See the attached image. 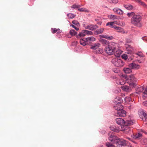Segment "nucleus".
<instances>
[{"instance_id": "f257e3e1", "label": "nucleus", "mask_w": 147, "mask_h": 147, "mask_svg": "<svg viewBox=\"0 0 147 147\" xmlns=\"http://www.w3.org/2000/svg\"><path fill=\"white\" fill-rule=\"evenodd\" d=\"M105 52L109 55L114 54L115 56L119 57L121 54V51L119 49L117 44L114 42H111L105 48Z\"/></svg>"}, {"instance_id": "f03ea898", "label": "nucleus", "mask_w": 147, "mask_h": 147, "mask_svg": "<svg viewBox=\"0 0 147 147\" xmlns=\"http://www.w3.org/2000/svg\"><path fill=\"white\" fill-rule=\"evenodd\" d=\"M122 76L126 80L127 82L129 84L130 87L133 88L136 86L137 80L134 75L127 76L122 74Z\"/></svg>"}, {"instance_id": "7ed1b4c3", "label": "nucleus", "mask_w": 147, "mask_h": 147, "mask_svg": "<svg viewBox=\"0 0 147 147\" xmlns=\"http://www.w3.org/2000/svg\"><path fill=\"white\" fill-rule=\"evenodd\" d=\"M142 18V16L141 14L138 13L135 14L131 18V23L134 24L135 26L141 27L142 26L141 21Z\"/></svg>"}, {"instance_id": "20e7f679", "label": "nucleus", "mask_w": 147, "mask_h": 147, "mask_svg": "<svg viewBox=\"0 0 147 147\" xmlns=\"http://www.w3.org/2000/svg\"><path fill=\"white\" fill-rule=\"evenodd\" d=\"M111 62L117 67H122L124 64V63L123 62L122 60L118 58H113Z\"/></svg>"}, {"instance_id": "39448f33", "label": "nucleus", "mask_w": 147, "mask_h": 147, "mask_svg": "<svg viewBox=\"0 0 147 147\" xmlns=\"http://www.w3.org/2000/svg\"><path fill=\"white\" fill-rule=\"evenodd\" d=\"M121 129L123 132L127 134L131 135L133 133L132 128L129 126L123 125Z\"/></svg>"}, {"instance_id": "423d86ee", "label": "nucleus", "mask_w": 147, "mask_h": 147, "mask_svg": "<svg viewBox=\"0 0 147 147\" xmlns=\"http://www.w3.org/2000/svg\"><path fill=\"white\" fill-rule=\"evenodd\" d=\"M115 115L120 117H125L126 115V112L122 109L115 111Z\"/></svg>"}, {"instance_id": "0eeeda50", "label": "nucleus", "mask_w": 147, "mask_h": 147, "mask_svg": "<svg viewBox=\"0 0 147 147\" xmlns=\"http://www.w3.org/2000/svg\"><path fill=\"white\" fill-rule=\"evenodd\" d=\"M119 138L114 135H111L109 138V140L113 144H117L119 140Z\"/></svg>"}, {"instance_id": "6e6552de", "label": "nucleus", "mask_w": 147, "mask_h": 147, "mask_svg": "<svg viewBox=\"0 0 147 147\" xmlns=\"http://www.w3.org/2000/svg\"><path fill=\"white\" fill-rule=\"evenodd\" d=\"M140 117L144 121H147V114L144 111H142L140 114Z\"/></svg>"}, {"instance_id": "1a4fd4ad", "label": "nucleus", "mask_w": 147, "mask_h": 147, "mask_svg": "<svg viewBox=\"0 0 147 147\" xmlns=\"http://www.w3.org/2000/svg\"><path fill=\"white\" fill-rule=\"evenodd\" d=\"M98 28V27L97 25L94 24H89L85 27V29L92 31L95 30Z\"/></svg>"}, {"instance_id": "9d476101", "label": "nucleus", "mask_w": 147, "mask_h": 147, "mask_svg": "<svg viewBox=\"0 0 147 147\" xmlns=\"http://www.w3.org/2000/svg\"><path fill=\"white\" fill-rule=\"evenodd\" d=\"M131 136L134 139L139 140L142 137V136L141 134L138 133L135 134L133 133L131 135Z\"/></svg>"}, {"instance_id": "9b49d317", "label": "nucleus", "mask_w": 147, "mask_h": 147, "mask_svg": "<svg viewBox=\"0 0 147 147\" xmlns=\"http://www.w3.org/2000/svg\"><path fill=\"white\" fill-rule=\"evenodd\" d=\"M115 121L116 123L119 125L123 126L125 124V121L121 118H117L115 119Z\"/></svg>"}, {"instance_id": "f8f14e48", "label": "nucleus", "mask_w": 147, "mask_h": 147, "mask_svg": "<svg viewBox=\"0 0 147 147\" xmlns=\"http://www.w3.org/2000/svg\"><path fill=\"white\" fill-rule=\"evenodd\" d=\"M119 141H118V142L117 143V145H121V146H125L127 144V141L124 140L122 139H119Z\"/></svg>"}, {"instance_id": "ddd939ff", "label": "nucleus", "mask_w": 147, "mask_h": 147, "mask_svg": "<svg viewBox=\"0 0 147 147\" xmlns=\"http://www.w3.org/2000/svg\"><path fill=\"white\" fill-rule=\"evenodd\" d=\"M87 40V45H89L92 42L95 41L96 40L95 38L91 36L86 38Z\"/></svg>"}, {"instance_id": "4468645a", "label": "nucleus", "mask_w": 147, "mask_h": 147, "mask_svg": "<svg viewBox=\"0 0 147 147\" xmlns=\"http://www.w3.org/2000/svg\"><path fill=\"white\" fill-rule=\"evenodd\" d=\"M110 128L111 130L115 132H119L120 130L119 127L115 125L111 126L110 127Z\"/></svg>"}, {"instance_id": "2eb2a0df", "label": "nucleus", "mask_w": 147, "mask_h": 147, "mask_svg": "<svg viewBox=\"0 0 147 147\" xmlns=\"http://www.w3.org/2000/svg\"><path fill=\"white\" fill-rule=\"evenodd\" d=\"M113 10L115 13L117 14L122 15L123 14V11L118 8H115L113 9Z\"/></svg>"}, {"instance_id": "dca6fc26", "label": "nucleus", "mask_w": 147, "mask_h": 147, "mask_svg": "<svg viewBox=\"0 0 147 147\" xmlns=\"http://www.w3.org/2000/svg\"><path fill=\"white\" fill-rule=\"evenodd\" d=\"M51 32L53 34L55 33L59 34L61 33L62 32L59 28H51Z\"/></svg>"}, {"instance_id": "f3484780", "label": "nucleus", "mask_w": 147, "mask_h": 147, "mask_svg": "<svg viewBox=\"0 0 147 147\" xmlns=\"http://www.w3.org/2000/svg\"><path fill=\"white\" fill-rule=\"evenodd\" d=\"M135 121L134 120H127L125 121L124 125H126L128 126L131 125L135 123Z\"/></svg>"}, {"instance_id": "a211bd4d", "label": "nucleus", "mask_w": 147, "mask_h": 147, "mask_svg": "<svg viewBox=\"0 0 147 147\" xmlns=\"http://www.w3.org/2000/svg\"><path fill=\"white\" fill-rule=\"evenodd\" d=\"M144 87L143 86L138 87L136 90V92L137 94H139L141 93H142L144 91Z\"/></svg>"}, {"instance_id": "6ab92c4d", "label": "nucleus", "mask_w": 147, "mask_h": 147, "mask_svg": "<svg viewBox=\"0 0 147 147\" xmlns=\"http://www.w3.org/2000/svg\"><path fill=\"white\" fill-rule=\"evenodd\" d=\"M100 46V44L99 43H95L94 44L92 45L90 48L93 50H97L99 48Z\"/></svg>"}, {"instance_id": "aec40b11", "label": "nucleus", "mask_w": 147, "mask_h": 147, "mask_svg": "<svg viewBox=\"0 0 147 147\" xmlns=\"http://www.w3.org/2000/svg\"><path fill=\"white\" fill-rule=\"evenodd\" d=\"M129 66L132 69H138L139 68V65L135 63H132L129 64Z\"/></svg>"}, {"instance_id": "412c9836", "label": "nucleus", "mask_w": 147, "mask_h": 147, "mask_svg": "<svg viewBox=\"0 0 147 147\" xmlns=\"http://www.w3.org/2000/svg\"><path fill=\"white\" fill-rule=\"evenodd\" d=\"M115 105H116L114 106V108L116 110V111H118V110H120L123 108V106L122 105H121L117 104L116 103H115Z\"/></svg>"}, {"instance_id": "4be33fe9", "label": "nucleus", "mask_w": 147, "mask_h": 147, "mask_svg": "<svg viewBox=\"0 0 147 147\" xmlns=\"http://www.w3.org/2000/svg\"><path fill=\"white\" fill-rule=\"evenodd\" d=\"M123 6L126 9L129 10H131L134 8L133 6L131 5L124 4Z\"/></svg>"}, {"instance_id": "5701e85b", "label": "nucleus", "mask_w": 147, "mask_h": 147, "mask_svg": "<svg viewBox=\"0 0 147 147\" xmlns=\"http://www.w3.org/2000/svg\"><path fill=\"white\" fill-rule=\"evenodd\" d=\"M85 36L84 30H82V32H79L78 35H76V37L78 38H80L81 37Z\"/></svg>"}, {"instance_id": "b1692460", "label": "nucleus", "mask_w": 147, "mask_h": 147, "mask_svg": "<svg viewBox=\"0 0 147 147\" xmlns=\"http://www.w3.org/2000/svg\"><path fill=\"white\" fill-rule=\"evenodd\" d=\"M80 43L81 45L84 46L87 45V40L86 38H81L80 39Z\"/></svg>"}, {"instance_id": "393cba45", "label": "nucleus", "mask_w": 147, "mask_h": 147, "mask_svg": "<svg viewBox=\"0 0 147 147\" xmlns=\"http://www.w3.org/2000/svg\"><path fill=\"white\" fill-rule=\"evenodd\" d=\"M104 30L103 28H101L98 29L94 31V34H95L97 35L102 34Z\"/></svg>"}, {"instance_id": "a878e982", "label": "nucleus", "mask_w": 147, "mask_h": 147, "mask_svg": "<svg viewBox=\"0 0 147 147\" xmlns=\"http://www.w3.org/2000/svg\"><path fill=\"white\" fill-rule=\"evenodd\" d=\"M136 2L144 7L147 8V5L143 1L141 0H136Z\"/></svg>"}, {"instance_id": "bb28decb", "label": "nucleus", "mask_w": 147, "mask_h": 147, "mask_svg": "<svg viewBox=\"0 0 147 147\" xmlns=\"http://www.w3.org/2000/svg\"><path fill=\"white\" fill-rule=\"evenodd\" d=\"M142 97L144 99L147 98V87L145 88L144 91L142 92Z\"/></svg>"}, {"instance_id": "cd10ccee", "label": "nucleus", "mask_w": 147, "mask_h": 147, "mask_svg": "<svg viewBox=\"0 0 147 147\" xmlns=\"http://www.w3.org/2000/svg\"><path fill=\"white\" fill-rule=\"evenodd\" d=\"M126 47L127 51H129L132 52L134 50V48L131 45L125 44Z\"/></svg>"}, {"instance_id": "c85d7f7f", "label": "nucleus", "mask_w": 147, "mask_h": 147, "mask_svg": "<svg viewBox=\"0 0 147 147\" xmlns=\"http://www.w3.org/2000/svg\"><path fill=\"white\" fill-rule=\"evenodd\" d=\"M115 103L117 104L121 105V103L123 102V100L121 97H118L116 98Z\"/></svg>"}, {"instance_id": "c756f323", "label": "nucleus", "mask_w": 147, "mask_h": 147, "mask_svg": "<svg viewBox=\"0 0 147 147\" xmlns=\"http://www.w3.org/2000/svg\"><path fill=\"white\" fill-rule=\"evenodd\" d=\"M95 20L97 22V24L100 25H101L102 23V20L100 17H98L95 19Z\"/></svg>"}, {"instance_id": "7c9ffc66", "label": "nucleus", "mask_w": 147, "mask_h": 147, "mask_svg": "<svg viewBox=\"0 0 147 147\" xmlns=\"http://www.w3.org/2000/svg\"><path fill=\"white\" fill-rule=\"evenodd\" d=\"M124 72L126 74H129L132 72L131 69L129 68H124L123 69Z\"/></svg>"}, {"instance_id": "2f4dec72", "label": "nucleus", "mask_w": 147, "mask_h": 147, "mask_svg": "<svg viewBox=\"0 0 147 147\" xmlns=\"http://www.w3.org/2000/svg\"><path fill=\"white\" fill-rule=\"evenodd\" d=\"M121 88L124 91H126L127 92H129L130 90L129 86L126 85L122 86L121 87Z\"/></svg>"}, {"instance_id": "473e14b6", "label": "nucleus", "mask_w": 147, "mask_h": 147, "mask_svg": "<svg viewBox=\"0 0 147 147\" xmlns=\"http://www.w3.org/2000/svg\"><path fill=\"white\" fill-rule=\"evenodd\" d=\"M114 29L116 30L118 32H122L123 31V29L120 27L117 26H116L114 27Z\"/></svg>"}, {"instance_id": "72a5a7b5", "label": "nucleus", "mask_w": 147, "mask_h": 147, "mask_svg": "<svg viewBox=\"0 0 147 147\" xmlns=\"http://www.w3.org/2000/svg\"><path fill=\"white\" fill-rule=\"evenodd\" d=\"M69 34L72 36H74L77 34V32L74 30H70Z\"/></svg>"}, {"instance_id": "f704fd0d", "label": "nucleus", "mask_w": 147, "mask_h": 147, "mask_svg": "<svg viewBox=\"0 0 147 147\" xmlns=\"http://www.w3.org/2000/svg\"><path fill=\"white\" fill-rule=\"evenodd\" d=\"M114 22H108L106 24L107 26H109L111 28H114V27H115L116 25H113V24H114Z\"/></svg>"}, {"instance_id": "c9c22d12", "label": "nucleus", "mask_w": 147, "mask_h": 147, "mask_svg": "<svg viewBox=\"0 0 147 147\" xmlns=\"http://www.w3.org/2000/svg\"><path fill=\"white\" fill-rule=\"evenodd\" d=\"M84 33L85 34V36L86 35H92L93 34V32L90 31H89L87 30H84Z\"/></svg>"}, {"instance_id": "e433bc0d", "label": "nucleus", "mask_w": 147, "mask_h": 147, "mask_svg": "<svg viewBox=\"0 0 147 147\" xmlns=\"http://www.w3.org/2000/svg\"><path fill=\"white\" fill-rule=\"evenodd\" d=\"M100 41L104 45H108L110 43H109V41L104 39H101Z\"/></svg>"}, {"instance_id": "4c0bfd02", "label": "nucleus", "mask_w": 147, "mask_h": 147, "mask_svg": "<svg viewBox=\"0 0 147 147\" xmlns=\"http://www.w3.org/2000/svg\"><path fill=\"white\" fill-rule=\"evenodd\" d=\"M125 100L126 103L129 104L131 100V99L129 97H126L125 98Z\"/></svg>"}, {"instance_id": "58836bf2", "label": "nucleus", "mask_w": 147, "mask_h": 147, "mask_svg": "<svg viewBox=\"0 0 147 147\" xmlns=\"http://www.w3.org/2000/svg\"><path fill=\"white\" fill-rule=\"evenodd\" d=\"M108 1L111 4H115L118 2V0H108Z\"/></svg>"}, {"instance_id": "ea45409f", "label": "nucleus", "mask_w": 147, "mask_h": 147, "mask_svg": "<svg viewBox=\"0 0 147 147\" xmlns=\"http://www.w3.org/2000/svg\"><path fill=\"white\" fill-rule=\"evenodd\" d=\"M96 50V53L97 54H102L103 52V49L101 48H98Z\"/></svg>"}, {"instance_id": "a19ab883", "label": "nucleus", "mask_w": 147, "mask_h": 147, "mask_svg": "<svg viewBox=\"0 0 147 147\" xmlns=\"http://www.w3.org/2000/svg\"><path fill=\"white\" fill-rule=\"evenodd\" d=\"M67 16L69 18L72 19L75 18L76 16V15L73 14L71 13H69L67 14Z\"/></svg>"}, {"instance_id": "79ce46f5", "label": "nucleus", "mask_w": 147, "mask_h": 147, "mask_svg": "<svg viewBox=\"0 0 147 147\" xmlns=\"http://www.w3.org/2000/svg\"><path fill=\"white\" fill-rule=\"evenodd\" d=\"M72 23L74 25L77 26H80V24L78 21L76 20H74L72 22Z\"/></svg>"}, {"instance_id": "37998d69", "label": "nucleus", "mask_w": 147, "mask_h": 147, "mask_svg": "<svg viewBox=\"0 0 147 147\" xmlns=\"http://www.w3.org/2000/svg\"><path fill=\"white\" fill-rule=\"evenodd\" d=\"M106 146L107 147H115V146L109 142H107L105 144Z\"/></svg>"}, {"instance_id": "c03bdc74", "label": "nucleus", "mask_w": 147, "mask_h": 147, "mask_svg": "<svg viewBox=\"0 0 147 147\" xmlns=\"http://www.w3.org/2000/svg\"><path fill=\"white\" fill-rule=\"evenodd\" d=\"M135 14V13L134 12H132L131 13H128L127 14V15L129 17H130L131 16H134Z\"/></svg>"}, {"instance_id": "a18cd8bd", "label": "nucleus", "mask_w": 147, "mask_h": 147, "mask_svg": "<svg viewBox=\"0 0 147 147\" xmlns=\"http://www.w3.org/2000/svg\"><path fill=\"white\" fill-rule=\"evenodd\" d=\"M80 7V5H77L75 4H74L71 7V8L73 9H75L76 8H78Z\"/></svg>"}, {"instance_id": "49530a36", "label": "nucleus", "mask_w": 147, "mask_h": 147, "mask_svg": "<svg viewBox=\"0 0 147 147\" xmlns=\"http://www.w3.org/2000/svg\"><path fill=\"white\" fill-rule=\"evenodd\" d=\"M112 71L116 73H118L120 72V70L116 68H114L112 69Z\"/></svg>"}, {"instance_id": "de8ad7c7", "label": "nucleus", "mask_w": 147, "mask_h": 147, "mask_svg": "<svg viewBox=\"0 0 147 147\" xmlns=\"http://www.w3.org/2000/svg\"><path fill=\"white\" fill-rule=\"evenodd\" d=\"M113 38V37L112 36H109L108 35H106V38L109 40H111Z\"/></svg>"}, {"instance_id": "09e8293b", "label": "nucleus", "mask_w": 147, "mask_h": 147, "mask_svg": "<svg viewBox=\"0 0 147 147\" xmlns=\"http://www.w3.org/2000/svg\"><path fill=\"white\" fill-rule=\"evenodd\" d=\"M122 57L123 59L125 60H126L128 58L127 55L125 54H123L122 55Z\"/></svg>"}, {"instance_id": "8fccbe9b", "label": "nucleus", "mask_w": 147, "mask_h": 147, "mask_svg": "<svg viewBox=\"0 0 147 147\" xmlns=\"http://www.w3.org/2000/svg\"><path fill=\"white\" fill-rule=\"evenodd\" d=\"M70 26H72L73 28H74L77 31L78 30H79V28L76 27L73 24H71Z\"/></svg>"}, {"instance_id": "3c124183", "label": "nucleus", "mask_w": 147, "mask_h": 147, "mask_svg": "<svg viewBox=\"0 0 147 147\" xmlns=\"http://www.w3.org/2000/svg\"><path fill=\"white\" fill-rule=\"evenodd\" d=\"M110 18L111 19H115L116 18L115 15H111L110 16Z\"/></svg>"}, {"instance_id": "603ef678", "label": "nucleus", "mask_w": 147, "mask_h": 147, "mask_svg": "<svg viewBox=\"0 0 147 147\" xmlns=\"http://www.w3.org/2000/svg\"><path fill=\"white\" fill-rule=\"evenodd\" d=\"M125 42L126 43H129L131 42V40L129 38L126 39Z\"/></svg>"}, {"instance_id": "864d4df0", "label": "nucleus", "mask_w": 147, "mask_h": 147, "mask_svg": "<svg viewBox=\"0 0 147 147\" xmlns=\"http://www.w3.org/2000/svg\"><path fill=\"white\" fill-rule=\"evenodd\" d=\"M137 54L139 56L142 57L143 55V54L141 52H138Z\"/></svg>"}, {"instance_id": "5fc2aeb1", "label": "nucleus", "mask_w": 147, "mask_h": 147, "mask_svg": "<svg viewBox=\"0 0 147 147\" xmlns=\"http://www.w3.org/2000/svg\"><path fill=\"white\" fill-rule=\"evenodd\" d=\"M106 35L101 34L100 35V37L101 38H106Z\"/></svg>"}, {"instance_id": "6e6d98bb", "label": "nucleus", "mask_w": 147, "mask_h": 147, "mask_svg": "<svg viewBox=\"0 0 147 147\" xmlns=\"http://www.w3.org/2000/svg\"><path fill=\"white\" fill-rule=\"evenodd\" d=\"M143 104L144 105L147 107V100L143 102Z\"/></svg>"}, {"instance_id": "4d7b16f0", "label": "nucleus", "mask_w": 147, "mask_h": 147, "mask_svg": "<svg viewBox=\"0 0 147 147\" xmlns=\"http://www.w3.org/2000/svg\"><path fill=\"white\" fill-rule=\"evenodd\" d=\"M78 10L80 11H84V9L83 8H79L78 9Z\"/></svg>"}, {"instance_id": "13d9d810", "label": "nucleus", "mask_w": 147, "mask_h": 147, "mask_svg": "<svg viewBox=\"0 0 147 147\" xmlns=\"http://www.w3.org/2000/svg\"><path fill=\"white\" fill-rule=\"evenodd\" d=\"M56 36L59 38H61L62 37L61 35L59 34L56 35Z\"/></svg>"}, {"instance_id": "bf43d9fd", "label": "nucleus", "mask_w": 147, "mask_h": 147, "mask_svg": "<svg viewBox=\"0 0 147 147\" xmlns=\"http://www.w3.org/2000/svg\"><path fill=\"white\" fill-rule=\"evenodd\" d=\"M142 39L147 41V37L144 36L142 37Z\"/></svg>"}, {"instance_id": "052dcab7", "label": "nucleus", "mask_w": 147, "mask_h": 147, "mask_svg": "<svg viewBox=\"0 0 147 147\" xmlns=\"http://www.w3.org/2000/svg\"><path fill=\"white\" fill-rule=\"evenodd\" d=\"M127 139L128 140H131V139L130 138H129V137H127Z\"/></svg>"}, {"instance_id": "680f3d73", "label": "nucleus", "mask_w": 147, "mask_h": 147, "mask_svg": "<svg viewBox=\"0 0 147 147\" xmlns=\"http://www.w3.org/2000/svg\"><path fill=\"white\" fill-rule=\"evenodd\" d=\"M120 84H121V85H122V84H121V82H120Z\"/></svg>"}, {"instance_id": "e2e57ef3", "label": "nucleus", "mask_w": 147, "mask_h": 147, "mask_svg": "<svg viewBox=\"0 0 147 147\" xmlns=\"http://www.w3.org/2000/svg\"><path fill=\"white\" fill-rule=\"evenodd\" d=\"M145 1H147V0H145Z\"/></svg>"}]
</instances>
